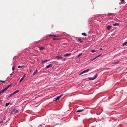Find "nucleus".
<instances>
[{
	"mask_svg": "<svg viewBox=\"0 0 127 127\" xmlns=\"http://www.w3.org/2000/svg\"><path fill=\"white\" fill-rule=\"evenodd\" d=\"M13 93V94L14 95L16 93V92L15 91V92H14Z\"/></svg>",
	"mask_w": 127,
	"mask_h": 127,
	"instance_id": "ea45409f",
	"label": "nucleus"
},
{
	"mask_svg": "<svg viewBox=\"0 0 127 127\" xmlns=\"http://www.w3.org/2000/svg\"><path fill=\"white\" fill-rule=\"evenodd\" d=\"M19 91V90H17L16 91H15L16 93H18Z\"/></svg>",
	"mask_w": 127,
	"mask_h": 127,
	"instance_id": "473e14b6",
	"label": "nucleus"
},
{
	"mask_svg": "<svg viewBox=\"0 0 127 127\" xmlns=\"http://www.w3.org/2000/svg\"><path fill=\"white\" fill-rule=\"evenodd\" d=\"M14 70V67H13L12 68V70L13 71Z\"/></svg>",
	"mask_w": 127,
	"mask_h": 127,
	"instance_id": "e433bc0d",
	"label": "nucleus"
},
{
	"mask_svg": "<svg viewBox=\"0 0 127 127\" xmlns=\"http://www.w3.org/2000/svg\"><path fill=\"white\" fill-rule=\"evenodd\" d=\"M22 66H20V65H19L18 66V67L19 68H21L22 67Z\"/></svg>",
	"mask_w": 127,
	"mask_h": 127,
	"instance_id": "5701e85b",
	"label": "nucleus"
},
{
	"mask_svg": "<svg viewBox=\"0 0 127 127\" xmlns=\"http://www.w3.org/2000/svg\"><path fill=\"white\" fill-rule=\"evenodd\" d=\"M97 74H96L95 75L94 77L93 78H91L89 77L88 78V79L89 80H94V79H95V78H96L97 77Z\"/></svg>",
	"mask_w": 127,
	"mask_h": 127,
	"instance_id": "f257e3e1",
	"label": "nucleus"
},
{
	"mask_svg": "<svg viewBox=\"0 0 127 127\" xmlns=\"http://www.w3.org/2000/svg\"><path fill=\"white\" fill-rule=\"evenodd\" d=\"M119 25L118 23H115L113 24V26H118Z\"/></svg>",
	"mask_w": 127,
	"mask_h": 127,
	"instance_id": "4468645a",
	"label": "nucleus"
},
{
	"mask_svg": "<svg viewBox=\"0 0 127 127\" xmlns=\"http://www.w3.org/2000/svg\"><path fill=\"white\" fill-rule=\"evenodd\" d=\"M82 54V53H81L79 54V55H78L77 56V57L78 58Z\"/></svg>",
	"mask_w": 127,
	"mask_h": 127,
	"instance_id": "aec40b11",
	"label": "nucleus"
},
{
	"mask_svg": "<svg viewBox=\"0 0 127 127\" xmlns=\"http://www.w3.org/2000/svg\"><path fill=\"white\" fill-rule=\"evenodd\" d=\"M56 58L58 59H62L63 58V57L61 56H56Z\"/></svg>",
	"mask_w": 127,
	"mask_h": 127,
	"instance_id": "7ed1b4c3",
	"label": "nucleus"
},
{
	"mask_svg": "<svg viewBox=\"0 0 127 127\" xmlns=\"http://www.w3.org/2000/svg\"><path fill=\"white\" fill-rule=\"evenodd\" d=\"M84 109H81V110H78L76 112H80L82 111H84Z\"/></svg>",
	"mask_w": 127,
	"mask_h": 127,
	"instance_id": "9d476101",
	"label": "nucleus"
},
{
	"mask_svg": "<svg viewBox=\"0 0 127 127\" xmlns=\"http://www.w3.org/2000/svg\"><path fill=\"white\" fill-rule=\"evenodd\" d=\"M37 70H36L33 73V75H34L37 73Z\"/></svg>",
	"mask_w": 127,
	"mask_h": 127,
	"instance_id": "f3484780",
	"label": "nucleus"
},
{
	"mask_svg": "<svg viewBox=\"0 0 127 127\" xmlns=\"http://www.w3.org/2000/svg\"><path fill=\"white\" fill-rule=\"evenodd\" d=\"M112 14V13H110V14H108V15H106L107 16H110Z\"/></svg>",
	"mask_w": 127,
	"mask_h": 127,
	"instance_id": "72a5a7b5",
	"label": "nucleus"
},
{
	"mask_svg": "<svg viewBox=\"0 0 127 127\" xmlns=\"http://www.w3.org/2000/svg\"><path fill=\"white\" fill-rule=\"evenodd\" d=\"M2 93L0 91V94Z\"/></svg>",
	"mask_w": 127,
	"mask_h": 127,
	"instance_id": "37998d69",
	"label": "nucleus"
},
{
	"mask_svg": "<svg viewBox=\"0 0 127 127\" xmlns=\"http://www.w3.org/2000/svg\"><path fill=\"white\" fill-rule=\"evenodd\" d=\"M112 26L110 25L108 26L107 27V29L109 30L110 29V28Z\"/></svg>",
	"mask_w": 127,
	"mask_h": 127,
	"instance_id": "1a4fd4ad",
	"label": "nucleus"
},
{
	"mask_svg": "<svg viewBox=\"0 0 127 127\" xmlns=\"http://www.w3.org/2000/svg\"><path fill=\"white\" fill-rule=\"evenodd\" d=\"M82 34L83 35L85 36H86L87 35V34H86V33H85L84 32L83 33H82Z\"/></svg>",
	"mask_w": 127,
	"mask_h": 127,
	"instance_id": "412c9836",
	"label": "nucleus"
},
{
	"mask_svg": "<svg viewBox=\"0 0 127 127\" xmlns=\"http://www.w3.org/2000/svg\"><path fill=\"white\" fill-rule=\"evenodd\" d=\"M84 73V71H82V72H81L79 74V75H80L83 73Z\"/></svg>",
	"mask_w": 127,
	"mask_h": 127,
	"instance_id": "393cba45",
	"label": "nucleus"
},
{
	"mask_svg": "<svg viewBox=\"0 0 127 127\" xmlns=\"http://www.w3.org/2000/svg\"><path fill=\"white\" fill-rule=\"evenodd\" d=\"M12 73H11V74H10V76H11V75H12Z\"/></svg>",
	"mask_w": 127,
	"mask_h": 127,
	"instance_id": "79ce46f5",
	"label": "nucleus"
},
{
	"mask_svg": "<svg viewBox=\"0 0 127 127\" xmlns=\"http://www.w3.org/2000/svg\"><path fill=\"white\" fill-rule=\"evenodd\" d=\"M99 49L100 50H102V48H100V49Z\"/></svg>",
	"mask_w": 127,
	"mask_h": 127,
	"instance_id": "a19ab883",
	"label": "nucleus"
},
{
	"mask_svg": "<svg viewBox=\"0 0 127 127\" xmlns=\"http://www.w3.org/2000/svg\"><path fill=\"white\" fill-rule=\"evenodd\" d=\"M84 73V71H82V72H81L79 74V75H80L83 73Z\"/></svg>",
	"mask_w": 127,
	"mask_h": 127,
	"instance_id": "a878e982",
	"label": "nucleus"
},
{
	"mask_svg": "<svg viewBox=\"0 0 127 127\" xmlns=\"http://www.w3.org/2000/svg\"><path fill=\"white\" fill-rule=\"evenodd\" d=\"M25 75H24L20 80L19 82H21L24 79L25 77Z\"/></svg>",
	"mask_w": 127,
	"mask_h": 127,
	"instance_id": "0eeeda50",
	"label": "nucleus"
},
{
	"mask_svg": "<svg viewBox=\"0 0 127 127\" xmlns=\"http://www.w3.org/2000/svg\"><path fill=\"white\" fill-rule=\"evenodd\" d=\"M52 65H53L52 64H50L46 66V68H48L50 67H51L52 66Z\"/></svg>",
	"mask_w": 127,
	"mask_h": 127,
	"instance_id": "39448f33",
	"label": "nucleus"
},
{
	"mask_svg": "<svg viewBox=\"0 0 127 127\" xmlns=\"http://www.w3.org/2000/svg\"><path fill=\"white\" fill-rule=\"evenodd\" d=\"M0 82H1L3 83H4L5 82V81H3V80H0Z\"/></svg>",
	"mask_w": 127,
	"mask_h": 127,
	"instance_id": "7c9ffc66",
	"label": "nucleus"
},
{
	"mask_svg": "<svg viewBox=\"0 0 127 127\" xmlns=\"http://www.w3.org/2000/svg\"><path fill=\"white\" fill-rule=\"evenodd\" d=\"M117 63H118V62H115L113 63V64H116Z\"/></svg>",
	"mask_w": 127,
	"mask_h": 127,
	"instance_id": "c9c22d12",
	"label": "nucleus"
},
{
	"mask_svg": "<svg viewBox=\"0 0 127 127\" xmlns=\"http://www.w3.org/2000/svg\"><path fill=\"white\" fill-rule=\"evenodd\" d=\"M95 50H92L91 51V52H92V53H94V52H95Z\"/></svg>",
	"mask_w": 127,
	"mask_h": 127,
	"instance_id": "c756f323",
	"label": "nucleus"
},
{
	"mask_svg": "<svg viewBox=\"0 0 127 127\" xmlns=\"http://www.w3.org/2000/svg\"><path fill=\"white\" fill-rule=\"evenodd\" d=\"M71 53H68L64 55V56L65 57H66L69 56L71 55Z\"/></svg>",
	"mask_w": 127,
	"mask_h": 127,
	"instance_id": "423d86ee",
	"label": "nucleus"
},
{
	"mask_svg": "<svg viewBox=\"0 0 127 127\" xmlns=\"http://www.w3.org/2000/svg\"><path fill=\"white\" fill-rule=\"evenodd\" d=\"M96 58V57H95V58H93L91 59L90 61H93L94 60H95Z\"/></svg>",
	"mask_w": 127,
	"mask_h": 127,
	"instance_id": "a211bd4d",
	"label": "nucleus"
},
{
	"mask_svg": "<svg viewBox=\"0 0 127 127\" xmlns=\"http://www.w3.org/2000/svg\"><path fill=\"white\" fill-rule=\"evenodd\" d=\"M84 73V71H82V72H81L79 74V75H80L83 73Z\"/></svg>",
	"mask_w": 127,
	"mask_h": 127,
	"instance_id": "b1692460",
	"label": "nucleus"
},
{
	"mask_svg": "<svg viewBox=\"0 0 127 127\" xmlns=\"http://www.w3.org/2000/svg\"><path fill=\"white\" fill-rule=\"evenodd\" d=\"M10 86H11V85H9L8 86H7L6 88H5V89H6V90L8 88L10 87Z\"/></svg>",
	"mask_w": 127,
	"mask_h": 127,
	"instance_id": "6ab92c4d",
	"label": "nucleus"
},
{
	"mask_svg": "<svg viewBox=\"0 0 127 127\" xmlns=\"http://www.w3.org/2000/svg\"><path fill=\"white\" fill-rule=\"evenodd\" d=\"M89 69H88L86 70H85L84 71H84V73H86V72H88V71H89Z\"/></svg>",
	"mask_w": 127,
	"mask_h": 127,
	"instance_id": "2eb2a0df",
	"label": "nucleus"
},
{
	"mask_svg": "<svg viewBox=\"0 0 127 127\" xmlns=\"http://www.w3.org/2000/svg\"><path fill=\"white\" fill-rule=\"evenodd\" d=\"M13 93V94L14 95L16 93V92L15 91V92H14Z\"/></svg>",
	"mask_w": 127,
	"mask_h": 127,
	"instance_id": "58836bf2",
	"label": "nucleus"
},
{
	"mask_svg": "<svg viewBox=\"0 0 127 127\" xmlns=\"http://www.w3.org/2000/svg\"><path fill=\"white\" fill-rule=\"evenodd\" d=\"M65 58H64L62 60V61H65Z\"/></svg>",
	"mask_w": 127,
	"mask_h": 127,
	"instance_id": "4c0bfd02",
	"label": "nucleus"
},
{
	"mask_svg": "<svg viewBox=\"0 0 127 127\" xmlns=\"http://www.w3.org/2000/svg\"><path fill=\"white\" fill-rule=\"evenodd\" d=\"M6 90V89L5 88L3 89H2V90L0 91L1 93H2L4 92H5Z\"/></svg>",
	"mask_w": 127,
	"mask_h": 127,
	"instance_id": "f8f14e48",
	"label": "nucleus"
},
{
	"mask_svg": "<svg viewBox=\"0 0 127 127\" xmlns=\"http://www.w3.org/2000/svg\"><path fill=\"white\" fill-rule=\"evenodd\" d=\"M127 44V41L126 42H125L123 45V46H125Z\"/></svg>",
	"mask_w": 127,
	"mask_h": 127,
	"instance_id": "dca6fc26",
	"label": "nucleus"
},
{
	"mask_svg": "<svg viewBox=\"0 0 127 127\" xmlns=\"http://www.w3.org/2000/svg\"><path fill=\"white\" fill-rule=\"evenodd\" d=\"M49 37H50V36H52L53 37H58V35H49Z\"/></svg>",
	"mask_w": 127,
	"mask_h": 127,
	"instance_id": "6e6552de",
	"label": "nucleus"
},
{
	"mask_svg": "<svg viewBox=\"0 0 127 127\" xmlns=\"http://www.w3.org/2000/svg\"><path fill=\"white\" fill-rule=\"evenodd\" d=\"M49 61V60H44V61H42V62H41V63H45L47 62L48 61Z\"/></svg>",
	"mask_w": 127,
	"mask_h": 127,
	"instance_id": "9b49d317",
	"label": "nucleus"
},
{
	"mask_svg": "<svg viewBox=\"0 0 127 127\" xmlns=\"http://www.w3.org/2000/svg\"><path fill=\"white\" fill-rule=\"evenodd\" d=\"M78 40L79 41H80V42H83V41H82V40L80 39H79Z\"/></svg>",
	"mask_w": 127,
	"mask_h": 127,
	"instance_id": "c85d7f7f",
	"label": "nucleus"
},
{
	"mask_svg": "<svg viewBox=\"0 0 127 127\" xmlns=\"http://www.w3.org/2000/svg\"><path fill=\"white\" fill-rule=\"evenodd\" d=\"M39 48L40 50H43L44 49V48L43 47H39Z\"/></svg>",
	"mask_w": 127,
	"mask_h": 127,
	"instance_id": "ddd939ff",
	"label": "nucleus"
},
{
	"mask_svg": "<svg viewBox=\"0 0 127 127\" xmlns=\"http://www.w3.org/2000/svg\"><path fill=\"white\" fill-rule=\"evenodd\" d=\"M101 55V54H100L98 56H97L96 57V58H97L99 57V56H100V55Z\"/></svg>",
	"mask_w": 127,
	"mask_h": 127,
	"instance_id": "2f4dec72",
	"label": "nucleus"
},
{
	"mask_svg": "<svg viewBox=\"0 0 127 127\" xmlns=\"http://www.w3.org/2000/svg\"><path fill=\"white\" fill-rule=\"evenodd\" d=\"M53 40H58L59 39H58V38H53Z\"/></svg>",
	"mask_w": 127,
	"mask_h": 127,
	"instance_id": "cd10ccee",
	"label": "nucleus"
},
{
	"mask_svg": "<svg viewBox=\"0 0 127 127\" xmlns=\"http://www.w3.org/2000/svg\"><path fill=\"white\" fill-rule=\"evenodd\" d=\"M61 96V95H60L59 96L56 97V98L54 99L53 100L54 101H56L59 100Z\"/></svg>",
	"mask_w": 127,
	"mask_h": 127,
	"instance_id": "f03ea898",
	"label": "nucleus"
},
{
	"mask_svg": "<svg viewBox=\"0 0 127 127\" xmlns=\"http://www.w3.org/2000/svg\"><path fill=\"white\" fill-rule=\"evenodd\" d=\"M9 103H7L6 104V106H7L9 104Z\"/></svg>",
	"mask_w": 127,
	"mask_h": 127,
	"instance_id": "4be33fe9",
	"label": "nucleus"
},
{
	"mask_svg": "<svg viewBox=\"0 0 127 127\" xmlns=\"http://www.w3.org/2000/svg\"><path fill=\"white\" fill-rule=\"evenodd\" d=\"M14 95V94H13V93L11 94H10V96H9V97L11 96L12 95Z\"/></svg>",
	"mask_w": 127,
	"mask_h": 127,
	"instance_id": "f704fd0d",
	"label": "nucleus"
},
{
	"mask_svg": "<svg viewBox=\"0 0 127 127\" xmlns=\"http://www.w3.org/2000/svg\"><path fill=\"white\" fill-rule=\"evenodd\" d=\"M84 73V71H82V72H81L79 74V75H80L83 73Z\"/></svg>",
	"mask_w": 127,
	"mask_h": 127,
	"instance_id": "bb28decb",
	"label": "nucleus"
},
{
	"mask_svg": "<svg viewBox=\"0 0 127 127\" xmlns=\"http://www.w3.org/2000/svg\"><path fill=\"white\" fill-rule=\"evenodd\" d=\"M18 112V110L16 109H14L12 111V112L14 113H17Z\"/></svg>",
	"mask_w": 127,
	"mask_h": 127,
	"instance_id": "20e7f679",
	"label": "nucleus"
}]
</instances>
